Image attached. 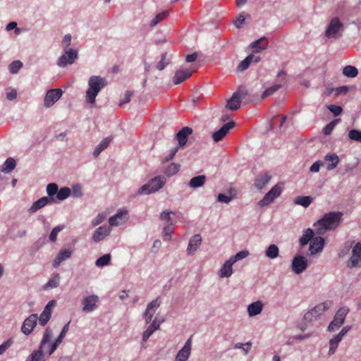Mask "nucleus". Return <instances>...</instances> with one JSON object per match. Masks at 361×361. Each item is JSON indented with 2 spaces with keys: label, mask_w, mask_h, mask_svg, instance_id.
I'll list each match as a JSON object with an SVG mask.
<instances>
[{
  "label": "nucleus",
  "mask_w": 361,
  "mask_h": 361,
  "mask_svg": "<svg viewBox=\"0 0 361 361\" xmlns=\"http://www.w3.org/2000/svg\"><path fill=\"white\" fill-rule=\"evenodd\" d=\"M343 213L330 212L324 214L323 217L313 224L315 233L324 235L326 232L335 230L342 221Z\"/></svg>",
  "instance_id": "f257e3e1"
},
{
  "label": "nucleus",
  "mask_w": 361,
  "mask_h": 361,
  "mask_svg": "<svg viewBox=\"0 0 361 361\" xmlns=\"http://www.w3.org/2000/svg\"><path fill=\"white\" fill-rule=\"evenodd\" d=\"M107 85V81L99 75H92L88 80V88L86 91L85 99L87 103L93 105L95 99L102 89Z\"/></svg>",
  "instance_id": "f03ea898"
},
{
  "label": "nucleus",
  "mask_w": 361,
  "mask_h": 361,
  "mask_svg": "<svg viewBox=\"0 0 361 361\" xmlns=\"http://www.w3.org/2000/svg\"><path fill=\"white\" fill-rule=\"evenodd\" d=\"M53 337V331L48 326L45 329L42 339L39 343V348L34 350L31 355L27 357L26 361H44V350L47 351V343L50 342Z\"/></svg>",
  "instance_id": "7ed1b4c3"
},
{
  "label": "nucleus",
  "mask_w": 361,
  "mask_h": 361,
  "mask_svg": "<svg viewBox=\"0 0 361 361\" xmlns=\"http://www.w3.org/2000/svg\"><path fill=\"white\" fill-rule=\"evenodd\" d=\"M344 25L338 17L333 18L325 31V37L329 39H338L341 37Z\"/></svg>",
  "instance_id": "20e7f679"
},
{
  "label": "nucleus",
  "mask_w": 361,
  "mask_h": 361,
  "mask_svg": "<svg viewBox=\"0 0 361 361\" xmlns=\"http://www.w3.org/2000/svg\"><path fill=\"white\" fill-rule=\"evenodd\" d=\"M166 179L164 176H156L147 183L143 185L138 190L139 195H149L158 191L165 184Z\"/></svg>",
  "instance_id": "39448f33"
},
{
  "label": "nucleus",
  "mask_w": 361,
  "mask_h": 361,
  "mask_svg": "<svg viewBox=\"0 0 361 361\" xmlns=\"http://www.w3.org/2000/svg\"><path fill=\"white\" fill-rule=\"evenodd\" d=\"M330 307V302H325L316 305L305 314V321L309 323L317 321Z\"/></svg>",
  "instance_id": "423d86ee"
},
{
  "label": "nucleus",
  "mask_w": 361,
  "mask_h": 361,
  "mask_svg": "<svg viewBox=\"0 0 361 361\" xmlns=\"http://www.w3.org/2000/svg\"><path fill=\"white\" fill-rule=\"evenodd\" d=\"M349 308L347 307H342L336 312L334 319L330 322L328 326L327 330L330 332H334L338 330L345 322V317L349 312Z\"/></svg>",
  "instance_id": "0eeeda50"
},
{
  "label": "nucleus",
  "mask_w": 361,
  "mask_h": 361,
  "mask_svg": "<svg viewBox=\"0 0 361 361\" xmlns=\"http://www.w3.org/2000/svg\"><path fill=\"white\" fill-rule=\"evenodd\" d=\"M78 58V50L74 49H68L66 50H63V53L58 59L56 64L60 68H65L68 65L73 64Z\"/></svg>",
  "instance_id": "6e6552de"
},
{
  "label": "nucleus",
  "mask_w": 361,
  "mask_h": 361,
  "mask_svg": "<svg viewBox=\"0 0 361 361\" xmlns=\"http://www.w3.org/2000/svg\"><path fill=\"white\" fill-rule=\"evenodd\" d=\"M247 94V90L241 87L238 90L234 92L230 99L228 100L226 108L231 111H236L240 108L241 104V99H243Z\"/></svg>",
  "instance_id": "1a4fd4ad"
},
{
  "label": "nucleus",
  "mask_w": 361,
  "mask_h": 361,
  "mask_svg": "<svg viewBox=\"0 0 361 361\" xmlns=\"http://www.w3.org/2000/svg\"><path fill=\"white\" fill-rule=\"evenodd\" d=\"M282 192V189L279 186V185H274L264 196V197L258 202V204L261 207H264L265 206L271 204L274 200L280 196Z\"/></svg>",
  "instance_id": "9d476101"
},
{
  "label": "nucleus",
  "mask_w": 361,
  "mask_h": 361,
  "mask_svg": "<svg viewBox=\"0 0 361 361\" xmlns=\"http://www.w3.org/2000/svg\"><path fill=\"white\" fill-rule=\"evenodd\" d=\"M308 267L307 259L300 255H296L293 260L291 264L292 271L296 274H300Z\"/></svg>",
  "instance_id": "9b49d317"
},
{
  "label": "nucleus",
  "mask_w": 361,
  "mask_h": 361,
  "mask_svg": "<svg viewBox=\"0 0 361 361\" xmlns=\"http://www.w3.org/2000/svg\"><path fill=\"white\" fill-rule=\"evenodd\" d=\"M61 89H51L48 90L44 98V105L46 108L52 106L62 96Z\"/></svg>",
  "instance_id": "f8f14e48"
},
{
  "label": "nucleus",
  "mask_w": 361,
  "mask_h": 361,
  "mask_svg": "<svg viewBox=\"0 0 361 361\" xmlns=\"http://www.w3.org/2000/svg\"><path fill=\"white\" fill-rule=\"evenodd\" d=\"M69 324H70V322L66 324L63 326V327L62 328V330H61L60 334L59 335V336L56 338V339L55 340V341L54 343H51V340L50 342L47 343V353L49 355H52L54 353V351L56 350L58 346L62 343V341H63V338H65L67 332L68 331Z\"/></svg>",
  "instance_id": "ddd939ff"
},
{
  "label": "nucleus",
  "mask_w": 361,
  "mask_h": 361,
  "mask_svg": "<svg viewBox=\"0 0 361 361\" xmlns=\"http://www.w3.org/2000/svg\"><path fill=\"white\" fill-rule=\"evenodd\" d=\"M38 316L37 314H32L27 317L21 326V331L26 336L30 335L37 325Z\"/></svg>",
  "instance_id": "4468645a"
},
{
  "label": "nucleus",
  "mask_w": 361,
  "mask_h": 361,
  "mask_svg": "<svg viewBox=\"0 0 361 361\" xmlns=\"http://www.w3.org/2000/svg\"><path fill=\"white\" fill-rule=\"evenodd\" d=\"M99 302V297L95 295L84 297L82 300V311L88 313L94 311L97 307V303Z\"/></svg>",
  "instance_id": "2eb2a0df"
},
{
  "label": "nucleus",
  "mask_w": 361,
  "mask_h": 361,
  "mask_svg": "<svg viewBox=\"0 0 361 361\" xmlns=\"http://www.w3.org/2000/svg\"><path fill=\"white\" fill-rule=\"evenodd\" d=\"M159 305L160 302H159L158 298L153 300L147 305V308L143 313V318L145 319L146 324H151L152 322V317Z\"/></svg>",
  "instance_id": "dca6fc26"
},
{
  "label": "nucleus",
  "mask_w": 361,
  "mask_h": 361,
  "mask_svg": "<svg viewBox=\"0 0 361 361\" xmlns=\"http://www.w3.org/2000/svg\"><path fill=\"white\" fill-rule=\"evenodd\" d=\"M194 72L193 69L187 68H180L176 73L173 78V82L175 85H179L188 78H190L192 73Z\"/></svg>",
  "instance_id": "f3484780"
},
{
  "label": "nucleus",
  "mask_w": 361,
  "mask_h": 361,
  "mask_svg": "<svg viewBox=\"0 0 361 361\" xmlns=\"http://www.w3.org/2000/svg\"><path fill=\"white\" fill-rule=\"evenodd\" d=\"M128 211L122 210L109 219V224L111 226H118L124 224L128 219Z\"/></svg>",
  "instance_id": "a211bd4d"
},
{
  "label": "nucleus",
  "mask_w": 361,
  "mask_h": 361,
  "mask_svg": "<svg viewBox=\"0 0 361 361\" xmlns=\"http://www.w3.org/2000/svg\"><path fill=\"white\" fill-rule=\"evenodd\" d=\"M235 123L231 121L223 125V126L218 130L215 131L212 134V138L214 142H219L229 132V130L233 128Z\"/></svg>",
  "instance_id": "6ab92c4d"
},
{
  "label": "nucleus",
  "mask_w": 361,
  "mask_h": 361,
  "mask_svg": "<svg viewBox=\"0 0 361 361\" xmlns=\"http://www.w3.org/2000/svg\"><path fill=\"white\" fill-rule=\"evenodd\" d=\"M192 129L190 127H183L176 134V139L178 140V146L179 148H183L187 143L188 136L192 134Z\"/></svg>",
  "instance_id": "aec40b11"
},
{
  "label": "nucleus",
  "mask_w": 361,
  "mask_h": 361,
  "mask_svg": "<svg viewBox=\"0 0 361 361\" xmlns=\"http://www.w3.org/2000/svg\"><path fill=\"white\" fill-rule=\"evenodd\" d=\"M191 338H189L178 352L175 361H186L188 359L191 352Z\"/></svg>",
  "instance_id": "412c9836"
},
{
  "label": "nucleus",
  "mask_w": 361,
  "mask_h": 361,
  "mask_svg": "<svg viewBox=\"0 0 361 361\" xmlns=\"http://www.w3.org/2000/svg\"><path fill=\"white\" fill-rule=\"evenodd\" d=\"M202 243V237L200 234H195L192 235L190 240L187 247V253L189 255H193L197 250Z\"/></svg>",
  "instance_id": "4be33fe9"
},
{
  "label": "nucleus",
  "mask_w": 361,
  "mask_h": 361,
  "mask_svg": "<svg viewBox=\"0 0 361 361\" xmlns=\"http://www.w3.org/2000/svg\"><path fill=\"white\" fill-rule=\"evenodd\" d=\"M324 246V239L321 236H317L310 242L309 250L311 255H314L322 251Z\"/></svg>",
  "instance_id": "5701e85b"
},
{
  "label": "nucleus",
  "mask_w": 361,
  "mask_h": 361,
  "mask_svg": "<svg viewBox=\"0 0 361 361\" xmlns=\"http://www.w3.org/2000/svg\"><path fill=\"white\" fill-rule=\"evenodd\" d=\"M73 254V250L71 249H62L59 251L55 259L53 260L52 266L57 268L60 264L69 259Z\"/></svg>",
  "instance_id": "b1692460"
},
{
  "label": "nucleus",
  "mask_w": 361,
  "mask_h": 361,
  "mask_svg": "<svg viewBox=\"0 0 361 361\" xmlns=\"http://www.w3.org/2000/svg\"><path fill=\"white\" fill-rule=\"evenodd\" d=\"M111 232V228L108 226H102L97 228L93 235H92V240L96 242H100L104 238L110 234Z\"/></svg>",
  "instance_id": "393cba45"
},
{
  "label": "nucleus",
  "mask_w": 361,
  "mask_h": 361,
  "mask_svg": "<svg viewBox=\"0 0 361 361\" xmlns=\"http://www.w3.org/2000/svg\"><path fill=\"white\" fill-rule=\"evenodd\" d=\"M268 47V42L266 37H262L257 40L252 42L249 47L252 53H259L265 50Z\"/></svg>",
  "instance_id": "a878e982"
},
{
  "label": "nucleus",
  "mask_w": 361,
  "mask_h": 361,
  "mask_svg": "<svg viewBox=\"0 0 361 361\" xmlns=\"http://www.w3.org/2000/svg\"><path fill=\"white\" fill-rule=\"evenodd\" d=\"M324 159L326 162L328 171H331L336 168L340 162L339 157L336 154H327L324 156Z\"/></svg>",
  "instance_id": "bb28decb"
},
{
  "label": "nucleus",
  "mask_w": 361,
  "mask_h": 361,
  "mask_svg": "<svg viewBox=\"0 0 361 361\" xmlns=\"http://www.w3.org/2000/svg\"><path fill=\"white\" fill-rule=\"evenodd\" d=\"M160 322L155 318L151 324H149L147 329L143 332L142 341L146 342L151 335L159 329Z\"/></svg>",
  "instance_id": "cd10ccee"
},
{
  "label": "nucleus",
  "mask_w": 361,
  "mask_h": 361,
  "mask_svg": "<svg viewBox=\"0 0 361 361\" xmlns=\"http://www.w3.org/2000/svg\"><path fill=\"white\" fill-rule=\"evenodd\" d=\"M113 140V136H109V137H106L105 138H104L100 142L99 145H97L96 146V147L94 148V151H93V156L94 158H97L102 151H104L105 149H106L108 147V146L109 145L110 142L112 141Z\"/></svg>",
  "instance_id": "c85d7f7f"
},
{
  "label": "nucleus",
  "mask_w": 361,
  "mask_h": 361,
  "mask_svg": "<svg viewBox=\"0 0 361 361\" xmlns=\"http://www.w3.org/2000/svg\"><path fill=\"white\" fill-rule=\"evenodd\" d=\"M233 262L231 261V259L229 258L227 261L224 262L223 266L221 267V269L219 270V276L221 278H228L230 277L233 274Z\"/></svg>",
  "instance_id": "c756f323"
},
{
  "label": "nucleus",
  "mask_w": 361,
  "mask_h": 361,
  "mask_svg": "<svg viewBox=\"0 0 361 361\" xmlns=\"http://www.w3.org/2000/svg\"><path fill=\"white\" fill-rule=\"evenodd\" d=\"M49 202H51V198L48 197H43L33 202L32 206L28 209L29 213H35L41 208L46 206Z\"/></svg>",
  "instance_id": "7c9ffc66"
},
{
  "label": "nucleus",
  "mask_w": 361,
  "mask_h": 361,
  "mask_svg": "<svg viewBox=\"0 0 361 361\" xmlns=\"http://www.w3.org/2000/svg\"><path fill=\"white\" fill-rule=\"evenodd\" d=\"M271 176L268 173L259 175L255 180V186L262 190L271 180Z\"/></svg>",
  "instance_id": "2f4dec72"
},
{
  "label": "nucleus",
  "mask_w": 361,
  "mask_h": 361,
  "mask_svg": "<svg viewBox=\"0 0 361 361\" xmlns=\"http://www.w3.org/2000/svg\"><path fill=\"white\" fill-rule=\"evenodd\" d=\"M263 305L261 301H256L247 307V312L250 317H254L260 314L262 311Z\"/></svg>",
  "instance_id": "473e14b6"
},
{
  "label": "nucleus",
  "mask_w": 361,
  "mask_h": 361,
  "mask_svg": "<svg viewBox=\"0 0 361 361\" xmlns=\"http://www.w3.org/2000/svg\"><path fill=\"white\" fill-rule=\"evenodd\" d=\"M206 182V176L204 175H200L193 177L189 181L188 185L191 188H197L204 185Z\"/></svg>",
  "instance_id": "72a5a7b5"
},
{
  "label": "nucleus",
  "mask_w": 361,
  "mask_h": 361,
  "mask_svg": "<svg viewBox=\"0 0 361 361\" xmlns=\"http://www.w3.org/2000/svg\"><path fill=\"white\" fill-rule=\"evenodd\" d=\"M314 235V231L311 228H307L303 231L302 235L300 237L299 240V243L301 246H305L308 244L309 242H311Z\"/></svg>",
  "instance_id": "f704fd0d"
},
{
  "label": "nucleus",
  "mask_w": 361,
  "mask_h": 361,
  "mask_svg": "<svg viewBox=\"0 0 361 361\" xmlns=\"http://www.w3.org/2000/svg\"><path fill=\"white\" fill-rule=\"evenodd\" d=\"M16 162L14 159L9 157L6 159L1 166V171L5 173L11 172L16 167Z\"/></svg>",
  "instance_id": "c9c22d12"
},
{
  "label": "nucleus",
  "mask_w": 361,
  "mask_h": 361,
  "mask_svg": "<svg viewBox=\"0 0 361 361\" xmlns=\"http://www.w3.org/2000/svg\"><path fill=\"white\" fill-rule=\"evenodd\" d=\"M51 316V310L49 309L48 307H45L38 318L39 324L44 326L49 321Z\"/></svg>",
  "instance_id": "e433bc0d"
},
{
  "label": "nucleus",
  "mask_w": 361,
  "mask_h": 361,
  "mask_svg": "<svg viewBox=\"0 0 361 361\" xmlns=\"http://www.w3.org/2000/svg\"><path fill=\"white\" fill-rule=\"evenodd\" d=\"M60 282V276L59 274H54L51 276V278L48 281V282L44 286V289H52L57 288L59 286Z\"/></svg>",
  "instance_id": "4c0bfd02"
},
{
  "label": "nucleus",
  "mask_w": 361,
  "mask_h": 361,
  "mask_svg": "<svg viewBox=\"0 0 361 361\" xmlns=\"http://www.w3.org/2000/svg\"><path fill=\"white\" fill-rule=\"evenodd\" d=\"M343 338H341L339 336L336 335L334 338L330 339L329 341V355H332L335 353L339 343L341 341Z\"/></svg>",
  "instance_id": "58836bf2"
},
{
  "label": "nucleus",
  "mask_w": 361,
  "mask_h": 361,
  "mask_svg": "<svg viewBox=\"0 0 361 361\" xmlns=\"http://www.w3.org/2000/svg\"><path fill=\"white\" fill-rule=\"evenodd\" d=\"M265 255L269 259H275L279 255V249L277 245H270L265 250Z\"/></svg>",
  "instance_id": "ea45409f"
},
{
  "label": "nucleus",
  "mask_w": 361,
  "mask_h": 361,
  "mask_svg": "<svg viewBox=\"0 0 361 361\" xmlns=\"http://www.w3.org/2000/svg\"><path fill=\"white\" fill-rule=\"evenodd\" d=\"M312 202V198L310 196H299L294 200L295 204L301 205L304 207H307Z\"/></svg>",
  "instance_id": "a19ab883"
},
{
  "label": "nucleus",
  "mask_w": 361,
  "mask_h": 361,
  "mask_svg": "<svg viewBox=\"0 0 361 361\" xmlns=\"http://www.w3.org/2000/svg\"><path fill=\"white\" fill-rule=\"evenodd\" d=\"M252 54L248 55L244 60H243L237 67L238 72H242L248 68L251 63H252Z\"/></svg>",
  "instance_id": "79ce46f5"
},
{
  "label": "nucleus",
  "mask_w": 361,
  "mask_h": 361,
  "mask_svg": "<svg viewBox=\"0 0 361 361\" xmlns=\"http://www.w3.org/2000/svg\"><path fill=\"white\" fill-rule=\"evenodd\" d=\"M343 74L348 78H355L358 75V71L355 66L348 65L343 68Z\"/></svg>",
  "instance_id": "37998d69"
},
{
  "label": "nucleus",
  "mask_w": 361,
  "mask_h": 361,
  "mask_svg": "<svg viewBox=\"0 0 361 361\" xmlns=\"http://www.w3.org/2000/svg\"><path fill=\"white\" fill-rule=\"evenodd\" d=\"M111 259V255L109 253L105 254L96 260L95 265L98 267H105L110 263Z\"/></svg>",
  "instance_id": "c03bdc74"
},
{
  "label": "nucleus",
  "mask_w": 361,
  "mask_h": 361,
  "mask_svg": "<svg viewBox=\"0 0 361 361\" xmlns=\"http://www.w3.org/2000/svg\"><path fill=\"white\" fill-rule=\"evenodd\" d=\"M180 166L176 163L170 164L166 169L164 173L168 177L172 176L176 174L180 170Z\"/></svg>",
  "instance_id": "a18cd8bd"
},
{
  "label": "nucleus",
  "mask_w": 361,
  "mask_h": 361,
  "mask_svg": "<svg viewBox=\"0 0 361 361\" xmlns=\"http://www.w3.org/2000/svg\"><path fill=\"white\" fill-rule=\"evenodd\" d=\"M173 233V223H171L165 226L163 228V239L165 241H170L171 240V235Z\"/></svg>",
  "instance_id": "49530a36"
},
{
  "label": "nucleus",
  "mask_w": 361,
  "mask_h": 361,
  "mask_svg": "<svg viewBox=\"0 0 361 361\" xmlns=\"http://www.w3.org/2000/svg\"><path fill=\"white\" fill-rule=\"evenodd\" d=\"M71 194V190L68 187L61 188L58 190L56 198L59 201H62L68 198Z\"/></svg>",
  "instance_id": "de8ad7c7"
},
{
  "label": "nucleus",
  "mask_w": 361,
  "mask_h": 361,
  "mask_svg": "<svg viewBox=\"0 0 361 361\" xmlns=\"http://www.w3.org/2000/svg\"><path fill=\"white\" fill-rule=\"evenodd\" d=\"M169 16V11H164L157 15L151 20L149 25L150 27H154L159 23L164 20Z\"/></svg>",
  "instance_id": "09e8293b"
},
{
  "label": "nucleus",
  "mask_w": 361,
  "mask_h": 361,
  "mask_svg": "<svg viewBox=\"0 0 361 361\" xmlns=\"http://www.w3.org/2000/svg\"><path fill=\"white\" fill-rule=\"evenodd\" d=\"M341 121V118H336L331 121L329 123H328L324 128H323V133L326 135H329L335 126Z\"/></svg>",
  "instance_id": "8fccbe9b"
},
{
  "label": "nucleus",
  "mask_w": 361,
  "mask_h": 361,
  "mask_svg": "<svg viewBox=\"0 0 361 361\" xmlns=\"http://www.w3.org/2000/svg\"><path fill=\"white\" fill-rule=\"evenodd\" d=\"M281 87H282V85L281 84H276V85L267 88L262 94V99H264L266 97L273 94L274 92H276L277 90H279Z\"/></svg>",
  "instance_id": "3c124183"
},
{
  "label": "nucleus",
  "mask_w": 361,
  "mask_h": 361,
  "mask_svg": "<svg viewBox=\"0 0 361 361\" xmlns=\"http://www.w3.org/2000/svg\"><path fill=\"white\" fill-rule=\"evenodd\" d=\"M65 226L63 224L58 225L57 226L54 227L49 235V240L51 242L55 243L56 241L59 233L63 230Z\"/></svg>",
  "instance_id": "603ef678"
},
{
  "label": "nucleus",
  "mask_w": 361,
  "mask_h": 361,
  "mask_svg": "<svg viewBox=\"0 0 361 361\" xmlns=\"http://www.w3.org/2000/svg\"><path fill=\"white\" fill-rule=\"evenodd\" d=\"M23 67V63L18 60L14 61L8 66L9 72L12 74L17 73L19 70Z\"/></svg>",
  "instance_id": "864d4df0"
},
{
  "label": "nucleus",
  "mask_w": 361,
  "mask_h": 361,
  "mask_svg": "<svg viewBox=\"0 0 361 361\" xmlns=\"http://www.w3.org/2000/svg\"><path fill=\"white\" fill-rule=\"evenodd\" d=\"M58 190H59V187H58L57 184H56V183H49L47 185V192L48 195L49 196V198H51V202L53 200L52 197L54 195H57Z\"/></svg>",
  "instance_id": "5fc2aeb1"
},
{
  "label": "nucleus",
  "mask_w": 361,
  "mask_h": 361,
  "mask_svg": "<svg viewBox=\"0 0 361 361\" xmlns=\"http://www.w3.org/2000/svg\"><path fill=\"white\" fill-rule=\"evenodd\" d=\"M166 53H163L161 54V60L159 61L157 66L159 71L164 70L165 67L169 63L170 61L169 59H166Z\"/></svg>",
  "instance_id": "6e6d98bb"
},
{
  "label": "nucleus",
  "mask_w": 361,
  "mask_h": 361,
  "mask_svg": "<svg viewBox=\"0 0 361 361\" xmlns=\"http://www.w3.org/2000/svg\"><path fill=\"white\" fill-rule=\"evenodd\" d=\"M249 255V252L247 250H242L240 252H238L236 253L234 256L230 257L231 261L233 263H235L238 260L243 259L245 257H247Z\"/></svg>",
  "instance_id": "4d7b16f0"
},
{
  "label": "nucleus",
  "mask_w": 361,
  "mask_h": 361,
  "mask_svg": "<svg viewBox=\"0 0 361 361\" xmlns=\"http://www.w3.org/2000/svg\"><path fill=\"white\" fill-rule=\"evenodd\" d=\"M359 262H361V255H353L350 257L348 262V267L349 268H354L358 265Z\"/></svg>",
  "instance_id": "13d9d810"
},
{
  "label": "nucleus",
  "mask_w": 361,
  "mask_h": 361,
  "mask_svg": "<svg viewBox=\"0 0 361 361\" xmlns=\"http://www.w3.org/2000/svg\"><path fill=\"white\" fill-rule=\"evenodd\" d=\"M245 20V16L244 13H240L235 20H233V25L237 28H241L244 24Z\"/></svg>",
  "instance_id": "bf43d9fd"
},
{
  "label": "nucleus",
  "mask_w": 361,
  "mask_h": 361,
  "mask_svg": "<svg viewBox=\"0 0 361 361\" xmlns=\"http://www.w3.org/2000/svg\"><path fill=\"white\" fill-rule=\"evenodd\" d=\"M348 137L350 139L361 142V130L353 129L349 131Z\"/></svg>",
  "instance_id": "052dcab7"
},
{
  "label": "nucleus",
  "mask_w": 361,
  "mask_h": 361,
  "mask_svg": "<svg viewBox=\"0 0 361 361\" xmlns=\"http://www.w3.org/2000/svg\"><path fill=\"white\" fill-rule=\"evenodd\" d=\"M71 194L73 197H80L82 195V187L79 184L73 185Z\"/></svg>",
  "instance_id": "680f3d73"
},
{
  "label": "nucleus",
  "mask_w": 361,
  "mask_h": 361,
  "mask_svg": "<svg viewBox=\"0 0 361 361\" xmlns=\"http://www.w3.org/2000/svg\"><path fill=\"white\" fill-rule=\"evenodd\" d=\"M327 109L335 116H337L340 115L343 109L341 106L334 105V104H330L327 106Z\"/></svg>",
  "instance_id": "e2e57ef3"
},
{
  "label": "nucleus",
  "mask_w": 361,
  "mask_h": 361,
  "mask_svg": "<svg viewBox=\"0 0 361 361\" xmlns=\"http://www.w3.org/2000/svg\"><path fill=\"white\" fill-rule=\"evenodd\" d=\"M71 39H72V37L70 34H67L63 37L62 42H61L63 50H66L68 49H71L69 47L71 43Z\"/></svg>",
  "instance_id": "0e129e2a"
},
{
  "label": "nucleus",
  "mask_w": 361,
  "mask_h": 361,
  "mask_svg": "<svg viewBox=\"0 0 361 361\" xmlns=\"http://www.w3.org/2000/svg\"><path fill=\"white\" fill-rule=\"evenodd\" d=\"M106 215L104 213L99 214L92 221V225L96 226L102 224L106 219Z\"/></svg>",
  "instance_id": "69168bd1"
},
{
  "label": "nucleus",
  "mask_w": 361,
  "mask_h": 361,
  "mask_svg": "<svg viewBox=\"0 0 361 361\" xmlns=\"http://www.w3.org/2000/svg\"><path fill=\"white\" fill-rule=\"evenodd\" d=\"M12 343V339L9 338L0 345V355L4 354L11 346Z\"/></svg>",
  "instance_id": "338daca9"
},
{
  "label": "nucleus",
  "mask_w": 361,
  "mask_h": 361,
  "mask_svg": "<svg viewBox=\"0 0 361 361\" xmlns=\"http://www.w3.org/2000/svg\"><path fill=\"white\" fill-rule=\"evenodd\" d=\"M179 149H180L179 147H177V146L175 147L174 148L171 149L169 151V154L164 158V161L168 162V161L172 160L174 158V157L176 156V154L178 152Z\"/></svg>",
  "instance_id": "774afa93"
}]
</instances>
